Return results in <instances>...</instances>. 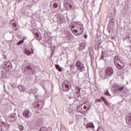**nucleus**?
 Returning a JSON list of instances; mask_svg holds the SVG:
<instances>
[{
  "label": "nucleus",
  "instance_id": "obj_1",
  "mask_svg": "<svg viewBox=\"0 0 131 131\" xmlns=\"http://www.w3.org/2000/svg\"><path fill=\"white\" fill-rule=\"evenodd\" d=\"M115 65L117 67L118 69H123L124 67V63L121 59L119 58L118 56H115L114 58Z\"/></svg>",
  "mask_w": 131,
  "mask_h": 131
},
{
  "label": "nucleus",
  "instance_id": "obj_2",
  "mask_svg": "<svg viewBox=\"0 0 131 131\" xmlns=\"http://www.w3.org/2000/svg\"><path fill=\"white\" fill-rule=\"evenodd\" d=\"M64 5H65L68 10H74L75 9V5L72 0H64Z\"/></svg>",
  "mask_w": 131,
  "mask_h": 131
},
{
  "label": "nucleus",
  "instance_id": "obj_3",
  "mask_svg": "<svg viewBox=\"0 0 131 131\" xmlns=\"http://www.w3.org/2000/svg\"><path fill=\"white\" fill-rule=\"evenodd\" d=\"M105 72L106 76L111 77L112 75H113L114 71L113 70V68H112V67H107L105 70Z\"/></svg>",
  "mask_w": 131,
  "mask_h": 131
},
{
  "label": "nucleus",
  "instance_id": "obj_4",
  "mask_svg": "<svg viewBox=\"0 0 131 131\" xmlns=\"http://www.w3.org/2000/svg\"><path fill=\"white\" fill-rule=\"evenodd\" d=\"M62 91L63 92H68L70 90V86L69 83L67 81H63L62 83Z\"/></svg>",
  "mask_w": 131,
  "mask_h": 131
},
{
  "label": "nucleus",
  "instance_id": "obj_5",
  "mask_svg": "<svg viewBox=\"0 0 131 131\" xmlns=\"http://www.w3.org/2000/svg\"><path fill=\"white\" fill-rule=\"evenodd\" d=\"M75 26L77 28V30H79L80 31V34H82V32H83V25L81 24V22H76Z\"/></svg>",
  "mask_w": 131,
  "mask_h": 131
},
{
  "label": "nucleus",
  "instance_id": "obj_6",
  "mask_svg": "<svg viewBox=\"0 0 131 131\" xmlns=\"http://www.w3.org/2000/svg\"><path fill=\"white\" fill-rule=\"evenodd\" d=\"M76 67L81 72L84 70V64L81 61H78L76 63Z\"/></svg>",
  "mask_w": 131,
  "mask_h": 131
},
{
  "label": "nucleus",
  "instance_id": "obj_7",
  "mask_svg": "<svg viewBox=\"0 0 131 131\" xmlns=\"http://www.w3.org/2000/svg\"><path fill=\"white\" fill-rule=\"evenodd\" d=\"M86 46V43L85 42V41H80L79 45V47L78 48V50H79V52H80V51H83V50L85 49Z\"/></svg>",
  "mask_w": 131,
  "mask_h": 131
},
{
  "label": "nucleus",
  "instance_id": "obj_8",
  "mask_svg": "<svg viewBox=\"0 0 131 131\" xmlns=\"http://www.w3.org/2000/svg\"><path fill=\"white\" fill-rule=\"evenodd\" d=\"M8 120L11 122H14L17 119V116H16V113H13L8 118Z\"/></svg>",
  "mask_w": 131,
  "mask_h": 131
},
{
  "label": "nucleus",
  "instance_id": "obj_9",
  "mask_svg": "<svg viewBox=\"0 0 131 131\" xmlns=\"http://www.w3.org/2000/svg\"><path fill=\"white\" fill-rule=\"evenodd\" d=\"M77 89L78 90L75 96V99H76V100H75L74 102H75V101H79V100L81 99V97H80V88L77 87Z\"/></svg>",
  "mask_w": 131,
  "mask_h": 131
},
{
  "label": "nucleus",
  "instance_id": "obj_10",
  "mask_svg": "<svg viewBox=\"0 0 131 131\" xmlns=\"http://www.w3.org/2000/svg\"><path fill=\"white\" fill-rule=\"evenodd\" d=\"M42 123H43V120L41 117H38L36 121V124L38 126H40V125H42Z\"/></svg>",
  "mask_w": 131,
  "mask_h": 131
},
{
  "label": "nucleus",
  "instance_id": "obj_11",
  "mask_svg": "<svg viewBox=\"0 0 131 131\" xmlns=\"http://www.w3.org/2000/svg\"><path fill=\"white\" fill-rule=\"evenodd\" d=\"M34 35L35 36V38L37 39V40H38L39 41H40L41 40V34L40 33H37L36 32L35 34L34 33Z\"/></svg>",
  "mask_w": 131,
  "mask_h": 131
},
{
  "label": "nucleus",
  "instance_id": "obj_12",
  "mask_svg": "<svg viewBox=\"0 0 131 131\" xmlns=\"http://www.w3.org/2000/svg\"><path fill=\"white\" fill-rule=\"evenodd\" d=\"M23 116L26 117V118H29V117L31 116V113H30V111L28 110L25 111L23 113Z\"/></svg>",
  "mask_w": 131,
  "mask_h": 131
},
{
  "label": "nucleus",
  "instance_id": "obj_13",
  "mask_svg": "<svg viewBox=\"0 0 131 131\" xmlns=\"http://www.w3.org/2000/svg\"><path fill=\"white\" fill-rule=\"evenodd\" d=\"M8 57H7V54L6 52H3L1 55H0V60H7Z\"/></svg>",
  "mask_w": 131,
  "mask_h": 131
},
{
  "label": "nucleus",
  "instance_id": "obj_14",
  "mask_svg": "<svg viewBox=\"0 0 131 131\" xmlns=\"http://www.w3.org/2000/svg\"><path fill=\"white\" fill-rule=\"evenodd\" d=\"M100 99L103 101V102H104V104L106 105V106H107V107H110L109 102H108L106 98H105L104 97L102 96L100 98Z\"/></svg>",
  "mask_w": 131,
  "mask_h": 131
},
{
  "label": "nucleus",
  "instance_id": "obj_15",
  "mask_svg": "<svg viewBox=\"0 0 131 131\" xmlns=\"http://www.w3.org/2000/svg\"><path fill=\"white\" fill-rule=\"evenodd\" d=\"M26 71H27V74L30 75L32 73V68L31 67H30V66H28L26 68Z\"/></svg>",
  "mask_w": 131,
  "mask_h": 131
},
{
  "label": "nucleus",
  "instance_id": "obj_16",
  "mask_svg": "<svg viewBox=\"0 0 131 131\" xmlns=\"http://www.w3.org/2000/svg\"><path fill=\"white\" fill-rule=\"evenodd\" d=\"M86 128H95V125L93 123H88L86 125Z\"/></svg>",
  "mask_w": 131,
  "mask_h": 131
},
{
  "label": "nucleus",
  "instance_id": "obj_17",
  "mask_svg": "<svg viewBox=\"0 0 131 131\" xmlns=\"http://www.w3.org/2000/svg\"><path fill=\"white\" fill-rule=\"evenodd\" d=\"M55 68L57 69V70H58L59 72H62V68H60L59 64H56Z\"/></svg>",
  "mask_w": 131,
  "mask_h": 131
},
{
  "label": "nucleus",
  "instance_id": "obj_18",
  "mask_svg": "<svg viewBox=\"0 0 131 131\" xmlns=\"http://www.w3.org/2000/svg\"><path fill=\"white\" fill-rule=\"evenodd\" d=\"M72 31H73L74 34H75V35H80V33H78V31L77 29H76L73 30Z\"/></svg>",
  "mask_w": 131,
  "mask_h": 131
},
{
  "label": "nucleus",
  "instance_id": "obj_19",
  "mask_svg": "<svg viewBox=\"0 0 131 131\" xmlns=\"http://www.w3.org/2000/svg\"><path fill=\"white\" fill-rule=\"evenodd\" d=\"M70 67L71 72L73 73L74 69H75V66H74V64H71L70 66Z\"/></svg>",
  "mask_w": 131,
  "mask_h": 131
},
{
  "label": "nucleus",
  "instance_id": "obj_20",
  "mask_svg": "<svg viewBox=\"0 0 131 131\" xmlns=\"http://www.w3.org/2000/svg\"><path fill=\"white\" fill-rule=\"evenodd\" d=\"M104 58H105V53H104V52L102 51L101 55L100 56V60H105Z\"/></svg>",
  "mask_w": 131,
  "mask_h": 131
},
{
  "label": "nucleus",
  "instance_id": "obj_21",
  "mask_svg": "<svg viewBox=\"0 0 131 131\" xmlns=\"http://www.w3.org/2000/svg\"><path fill=\"white\" fill-rule=\"evenodd\" d=\"M60 131H66V128H65V126L62 124H60Z\"/></svg>",
  "mask_w": 131,
  "mask_h": 131
},
{
  "label": "nucleus",
  "instance_id": "obj_22",
  "mask_svg": "<svg viewBox=\"0 0 131 131\" xmlns=\"http://www.w3.org/2000/svg\"><path fill=\"white\" fill-rule=\"evenodd\" d=\"M25 38H23L22 40H19L17 43V46H20V45H21V43H23V42H24V40H25Z\"/></svg>",
  "mask_w": 131,
  "mask_h": 131
},
{
  "label": "nucleus",
  "instance_id": "obj_23",
  "mask_svg": "<svg viewBox=\"0 0 131 131\" xmlns=\"http://www.w3.org/2000/svg\"><path fill=\"white\" fill-rule=\"evenodd\" d=\"M47 130H48V128H47L46 127L43 126L40 128L39 131H47Z\"/></svg>",
  "mask_w": 131,
  "mask_h": 131
},
{
  "label": "nucleus",
  "instance_id": "obj_24",
  "mask_svg": "<svg viewBox=\"0 0 131 131\" xmlns=\"http://www.w3.org/2000/svg\"><path fill=\"white\" fill-rule=\"evenodd\" d=\"M97 131H105L104 128L102 127V126L99 127L97 129Z\"/></svg>",
  "mask_w": 131,
  "mask_h": 131
},
{
  "label": "nucleus",
  "instance_id": "obj_25",
  "mask_svg": "<svg viewBox=\"0 0 131 131\" xmlns=\"http://www.w3.org/2000/svg\"><path fill=\"white\" fill-rule=\"evenodd\" d=\"M106 30L109 33V34L111 33V29L110 28V27H109V26L107 27Z\"/></svg>",
  "mask_w": 131,
  "mask_h": 131
},
{
  "label": "nucleus",
  "instance_id": "obj_26",
  "mask_svg": "<svg viewBox=\"0 0 131 131\" xmlns=\"http://www.w3.org/2000/svg\"><path fill=\"white\" fill-rule=\"evenodd\" d=\"M109 24L111 25H113V24H114V20H113V18H112L111 21H109Z\"/></svg>",
  "mask_w": 131,
  "mask_h": 131
},
{
  "label": "nucleus",
  "instance_id": "obj_27",
  "mask_svg": "<svg viewBox=\"0 0 131 131\" xmlns=\"http://www.w3.org/2000/svg\"><path fill=\"white\" fill-rule=\"evenodd\" d=\"M39 106H40L39 103H38V102H36L35 104V107L36 108H39Z\"/></svg>",
  "mask_w": 131,
  "mask_h": 131
},
{
  "label": "nucleus",
  "instance_id": "obj_28",
  "mask_svg": "<svg viewBox=\"0 0 131 131\" xmlns=\"http://www.w3.org/2000/svg\"><path fill=\"white\" fill-rule=\"evenodd\" d=\"M18 127H19V129H20V130H21V131H22V130H23V129H24V127L22 125H19Z\"/></svg>",
  "mask_w": 131,
  "mask_h": 131
},
{
  "label": "nucleus",
  "instance_id": "obj_29",
  "mask_svg": "<svg viewBox=\"0 0 131 131\" xmlns=\"http://www.w3.org/2000/svg\"><path fill=\"white\" fill-rule=\"evenodd\" d=\"M123 89H124V86H121L118 88V91H120V92H121L122 91H123Z\"/></svg>",
  "mask_w": 131,
  "mask_h": 131
},
{
  "label": "nucleus",
  "instance_id": "obj_30",
  "mask_svg": "<svg viewBox=\"0 0 131 131\" xmlns=\"http://www.w3.org/2000/svg\"><path fill=\"white\" fill-rule=\"evenodd\" d=\"M105 96H109L110 97H111V95L109 94V91L107 90L106 93H105Z\"/></svg>",
  "mask_w": 131,
  "mask_h": 131
},
{
  "label": "nucleus",
  "instance_id": "obj_31",
  "mask_svg": "<svg viewBox=\"0 0 131 131\" xmlns=\"http://www.w3.org/2000/svg\"><path fill=\"white\" fill-rule=\"evenodd\" d=\"M53 8H55V9L58 8V4H57V3H54L53 4Z\"/></svg>",
  "mask_w": 131,
  "mask_h": 131
},
{
  "label": "nucleus",
  "instance_id": "obj_32",
  "mask_svg": "<svg viewBox=\"0 0 131 131\" xmlns=\"http://www.w3.org/2000/svg\"><path fill=\"white\" fill-rule=\"evenodd\" d=\"M91 62H94V55H91Z\"/></svg>",
  "mask_w": 131,
  "mask_h": 131
},
{
  "label": "nucleus",
  "instance_id": "obj_33",
  "mask_svg": "<svg viewBox=\"0 0 131 131\" xmlns=\"http://www.w3.org/2000/svg\"><path fill=\"white\" fill-rule=\"evenodd\" d=\"M130 37L129 36H127L126 38H125L124 40H129Z\"/></svg>",
  "mask_w": 131,
  "mask_h": 131
},
{
  "label": "nucleus",
  "instance_id": "obj_34",
  "mask_svg": "<svg viewBox=\"0 0 131 131\" xmlns=\"http://www.w3.org/2000/svg\"><path fill=\"white\" fill-rule=\"evenodd\" d=\"M12 26L13 27H16L17 24H16V23H12Z\"/></svg>",
  "mask_w": 131,
  "mask_h": 131
},
{
  "label": "nucleus",
  "instance_id": "obj_35",
  "mask_svg": "<svg viewBox=\"0 0 131 131\" xmlns=\"http://www.w3.org/2000/svg\"><path fill=\"white\" fill-rule=\"evenodd\" d=\"M25 54H26V55H30L31 53L29 51H26V52H25Z\"/></svg>",
  "mask_w": 131,
  "mask_h": 131
},
{
  "label": "nucleus",
  "instance_id": "obj_36",
  "mask_svg": "<svg viewBox=\"0 0 131 131\" xmlns=\"http://www.w3.org/2000/svg\"><path fill=\"white\" fill-rule=\"evenodd\" d=\"M74 28H75V26L74 25H72L71 26V30H73V29H74Z\"/></svg>",
  "mask_w": 131,
  "mask_h": 131
},
{
  "label": "nucleus",
  "instance_id": "obj_37",
  "mask_svg": "<svg viewBox=\"0 0 131 131\" xmlns=\"http://www.w3.org/2000/svg\"><path fill=\"white\" fill-rule=\"evenodd\" d=\"M12 41H13V40L8 41V45H11V44L12 43Z\"/></svg>",
  "mask_w": 131,
  "mask_h": 131
},
{
  "label": "nucleus",
  "instance_id": "obj_38",
  "mask_svg": "<svg viewBox=\"0 0 131 131\" xmlns=\"http://www.w3.org/2000/svg\"><path fill=\"white\" fill-rule=\"evenodd\" d=\"M18 29H19V27H15L14 28V30H15V31L18 30Z\"/></svg>",
  "mask_w": 131,
  "mask_h": 131
},
{
  "label": "nucleus",
  "instance_id": "obj_39",
  "mask_svg": "<svg viewBox=\"0 0 131 131\" xmlns=\"http://www.w3.org/2000/svg\"><path fill=\"white\" fill-rule=\"evenodd\" d=\"M67 37L68 38V39H70L71 38V36L70 35H68Z\"/></svg>",
  "mask_w": 131,
  "mask_h": 131
},
{
  "label": "nucleus",
  "instance_id": "obj_40",
  "mask_svg": "<svg viewBox=\"0 0 131 131\" xmlns=\"http://www.w3.org/2000/svg\"><path fill=\"white\" fill-rule=\"evenodd\" d=\"M96 102H101V99H96Z\"/></svg>",
  "mask_w": 131,
  "mask_h": 131
},
{
  "label": "nucleus",
  "instance_id": "obj_41",
  "mask_svg": "<svg viewBox=\"0 0 131 131\" xmlns=\"http://www.w3.org/2000/svg\"><path fill=\"white\" fill-rule=\"evenodd\" d=\"M69 99H70V100H71V99H72L73 100H74V97H69Z\"/></svg>",
  "mask_w": 131,
  "mask_h": 131
},
{
  "label": "nucleus",
  "instance_id": "obj_42",
  "mask_svg": "<svg viewBox=\"0 0 131 131\" xmlns=\"http://www.w3.org/2000/svg\"><path fill=\"white\" fill-rule=\"evenodd\" d=\"M3 129V127L2 126V125H0V131H2Z\"/></svg>",
  "mask_w": 131,
  "mask_h": 131
},
{
  "label": "nucleus",
  "instance_id": "obj_43",
  "mask_svg": "<svg viewBox=\"0 0 131 131\" xmlns=\"http://www.w3.org/2000/svg\"><path fill=\"white\" fill-rule=\"evenodd\" d=\"M84 38H88V35L86 34L84 35Z\"/></svg>",
  "mask_w": 131,
  "mask_h": 131
},
{
  "label": "nucleus",
  "instance_id": "obj_44",
  "mask_svg": "<svg viewBox=\"0 0 131 131\" xmlns=\"http://www.w3.org/2000/svg\"><path fill=\"white\" fill-rule=\"evenodd\" d=\"M22 92H25V88H22Z\"/></svg>",
  "mask_w": 131,
  "mask_h": 131
},
{
  "label": "nucleus",
  "instance_id": "obj_45",
  "mask_svg": "<svg viewBox=\"0 0 131 131\" xmlns=\"http://www.w3.org/2000/svg\"><path fill=\"white\" fill-rule=\"evenodd\" d=\"M31 51H32V54H34V52H33V49L31 48Z\"/></svg>",
  "mask_w": 131,
  "mask_h": 131
},
{
  "label": "nucleus",
  "instance_id": "obj_46",
  "mask_svg": "<svg viewBox=\"0 0 131 131\" xmlns=\"http://www.w3.org/2000/svg\"><path fill=\"white\" fill-rule=\"evenodd\" d=\"M84 109L85 110V109H86L87 107L86 105H84L83 107Z\"/></svg>",
  "mask_w": 131,
  "mask_h": 131
},
{
  "label": "nucleus",
  "instance_id": "obj_47",
  "mask_svg": "<svg viewBox=\"0 0 131 131\" xmlns=\"http://www.w3.org/2000/svg\"><path fill=\"white\" fill-rule=\"evenodd\" d=\"M2 124H3L4 125H5V122H2Z\"/></svg>",
  "mask_w": 131,
  "mask_h": 131
},
{
  "label": "nucleus",
  "instance_id": "obj_48",
  "mask_svg": "<svg viewBox=\"0 0 131 131\" xmlns=\"http://www.w3.org/2000/svg\"><path fill=\"white\" fill-rule=\"evenodd\" d=\"M115 37H112V39H114Z\"/></svg>",
  "mask_w": 131,
  "mask_h": 131
},
{
  "label": "nucleus",
  "instance_id": "obj_49",
  "mask_svg": "<svg viewBox=\"0 0 131 131\" xmlns=\"http://www.w3.org/2000/svg\"><path fill=\"white\" fill-rule=\"evenodd\" d=\"M89 110H90V108H88L86 110V111H89Z\"/></svg>",
  "mask_w": 131,
  "mask_h": 131
},
{
  "label": "nucleus",
  "instance_id": "obj_50",
  "mask_svg": "<svg viewBox=\"0 0 131 131\" xmlns=\"http://www.w3.org/2000/svg\"><path fill=\"white\" fill-rule=\"evenodd\" d=\"M35 97H36V98H37V95H36V96H35Z\"/></svg>",
  "mask_w": 131,
  "mask_h": 131
},
{
  "label": "nucleus",
  "instance_id": "obj_51",
  "mask_svg": "<svg viewBox=\"0 0 131 131\" xmlns=\"http://www.w3.org/2000/svg\"><path fill=\"white\" fill-rule=\"evenodd\" d=\"M75 29H73V30H74Z\"/></svg>",
  "mask_w": 131,
  "mask_h": 131
},
{
  "label": "nucleus",
  "instance_id": "obj_52",
  "mask_svg": "<svg viewBox=\"0 0 131 131\" xmlns=\"http://www.w3.org/2000/svg\"><path fill=\"white\" fill-rule=\"evenodd\" d=\"M35 94H36V93H34V95H35Z\"/></svg>",
  "mask_w": 131,
  "mask_h": 131
},
{
  "label": "nucleus",
  "instance_id": "obj_53",
  "mask_svg": "<svg viewBox=\"0 0 131 131\" xmlns=\"http://www.w3.org/2000/svg\"><path fill=\"white\" fill-rule=\"evenodd\" d=\"M80 1H82L83 0H80Z\"/></svg>",
  "mask_w": 131,
  "mask_h": 131
}]
</instances>
